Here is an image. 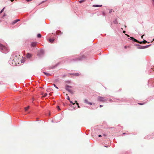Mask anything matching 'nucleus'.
<instances>
[{
  "mask_svg": "<svg viewBox=\"0 0 154 154\" xmlns=\"http://www.w3.org/2000/svg\"><path fill=\"white\" fill-rule=\"evenodd\" d=\"M112 10L111 9V10H110L109 11V13L110 14L112 13Z\"/></svg>",
  "mask_w": 154,
  "mask_h": 154,
  "instance_id": "a211bd4d",
  "label": "nucleus"
},
{
  "mask_svg": "<svg viewBox=\"0 0 154 154\" xmlns=\"http://www.w3.org/2000/svg\"><path fill=\"white\" fill-rule=\"evenodd\" d=\"M153 41H154V39H153Z\"/></svg>",
  "mask_w": 154,
  "mask_h": 154,
  "instance_id": "de8ad7c7",
  "label": "nucleus"
},
{
  "mask_svg": "<svg viewBox=\"0 0 154 154\" xmlns=\"http://www.w3.org/2000/svg\"><path fill=\"white\" fill-rule=\"evenodd\" d=\"M0 49L2 50H3L5 49V47L2 45L0 44Z\"/></svg>",
  "mask_w": 154,
  "mask_h": 154,
  "instance_id": "39448f33",
  "label": "nucleus"
},
{
  "mask_svg": "<svg viewBox=\"0 0 154 154\" xmlns=\"http://www.w3.org/2000/svg\"><path fill=\"white\" fill-rule=\"evenodd\" d=\"M70 102L71 103H73V102L71 101H70Z\"/></svg>",
  "mask_w": 154,
  "mask_h": 154,
  "instance_id": "7c9ffc66",
  "label": "nucleus"
},
{
  "mask_svg": "<svg viewBox=\"0 0 154 154\" xmlns=\"http://www.w3.org/2000/svg\"><path fill=\"white\" fill-rule=\"evenodd\" d=\"M98 136L99 137H101V135H98Z\"/></svg>",
  "mask_w": 154,
  "mask_h": 154,
  "instance_id": "e433bc0d",
  "label": "nucleus"
},
{
  "mask_svg": "<svg viewBox=\"0 0 154 154\" xmlns=\"http://www.w3.org/2000/svg\"><path fill=\"white\" fill-rule=\"evenodd\" d=\"M29 106H28L27 107L25 108V109L26 111H27L29 108Z\"/></svg>",
  "mask_w": 154,
  "mask_h": 154,
  "instance_id": "ddd939ff",
  "label": "nucleus"
},
{
  "mask_svg": "<svg viewBox=\"0 0 154 154\" xmlns=\"http://www.w3.org/2000/svg\"><path fill=\"white\" fill-rule=\"evenodd\" d=\"M138 104L140 105H143L144 103H138Z\"/></svg>",
  "mask_w": 154,
  "mask_h": 154,
  "instance_id": "393cba45",
  "label": "nucleus"
},
{
  "mask_svg": "<svg viewBox=\"0 0 154 154\" xmlns=\"http://www.w3.org/2000/svg\"><path fill=\"white\" fill-rule=\"evenodd\" d=\"M130 38H132V39H134V38L133 37H130Z\"/></svg>",
  "mask_w": 154,
  "mask_h": 154,
  "instance_id": "f704fd0d",
  "label": "nucleus"
},
{
  "mask_svg": "<svg viewBox=\"0 0 154 154\" xmlns=\"http://www.w3.org/2000/svg\"><path fill=\"white\" fill-rule=\"evenodd\" d=\"M72 104L73 105H74V104H75V103H73H73H72Z\"/></svg>",
  "mask_w": 154,
  "mask_h": 154,
  "instance_id": "37998d69",
  "label": "nucleus"
},
{
  "mask_svg": "<svg viewBox=\"0 0 154 154\" xmlns=\"http://www.w3.org/2000/svg\"><path fill=\"white\" fill-rule=\"evenodd\" d=\"M102 5H93V7H102Z\"/></svg>",
  "mask_w": 154,
  "mask_h": 154,
  "instance_id": "6e6552de",
  "label": "nucleus"
},
{
  "mask_svg": "<svg viewBox=\"0 0 154 154\" xmlns=\"http://www.w3.org/2000/svg\"><path fill=\"white\" fill-rule=\"evenodd\" d=\"M55 88L57 89H58V88L57 86L55 87Z\"/></svg>",
  "mask_w": 154,
  "mask_h": 154,
  "instance_id": "4c0bfd02",
  "label": "nucleus"
},
{
  "mask_svg": "<svg viewBox=\"0 0 154 154\" xmlns=\"http://www.w3.org/2000/svg\"><path fill=\"white\" fill-rule=\"evenodd\" d=\"M84 102L85 103H88V100L87 99H85L84 100Z\"/></svg>",
  "mask_w": 154,
  "mask_h": 154,
  "instance_id": "2eb2a0df",
  "label": "nucleus"
},
{
  "mask_svg": "<svg viewBox=\"0 0 154 154\" xmlns=\"http://www.w3.org/2000/svg\"><path fill=\"white\" fill-rule=\"evenodd\" d=\"M17 22H18V21H19L20 20L19 19H17L16 20Z\"/></svg>",
  "mask_w": 154,
  "mask_h": 154,
  "instance_id": "bb28decb",
  "label": "nucleus"
},
{
  "mask_svg": "<svg viewBox=\"0 0 154 154\" xmlns=\"http://www.w3.org/2000/svg\"><path fill=\"white\" fill-rule=\"evenodd\" d=\"M144 35H142V36H141V38H143V36Z\"/></svg>",
  "mask_w": 154,
  "mask_h": 154,
  "instance_id": "c85d7f7f",
  "label": "nucleus"
},
{
  "mask_svg": "<svg viewBox=\"0 0 154 154\" xmlns=\"http://www.w3.org/2000/svg\"><path fill=\"white\" fill-rule=\"evenodd\" d=\"M77 104L78 105V108H79L80 107L79 106V104L78 103H77Z\"/></svg>",
  "mask_w": 154,
  "mask_h": 154,
  "instance_id": "b1692460",
  "label": "nucleus"
},
{
  "mask_svg": "<svg viewBox=\"0 0 154 154\" xmlns=\"http://www.w3.org/2000/svg\"><path fill=\"white\" fill-rule=\"evenodd\" d=\"M67 99L69 100H70V98H69V96H67Z\"/></svg>",
  "mask_w": 154,
  "mask_h": 154,
  "instance_id": "4be33fe9",
  "label": "nucleus"
},
{
  "mask_svg": "<svg viewBox=\"0 0 154 154\" xmlns=\"http://www.w3.org/2000/svg\"><path fill=\"white\" fill-rule=\"evenodd\" d=\"M17 20H14L12 23V24H15V23H17Z\"/></svg>",
  "mask_w": 154,
  "mask_h": 154,
  "instance_id": "f8f14e48",
  "label": "nucleus"
},
{
  "mask_svg": "<svg viewBox=\"0 0 154 154\" xmlns=\"http://www.w3.org/2000/svg\"><path fill=\"white\" fill-rule=\"evenodd\" d=\"M57 108L59 110H60V109L59 107V106H57Z\"/></svg>",
  "mask_w": 154,
  "mask_h": 154,
  "instance_id": "f3484780",
  "label": "nucleus"
},
{
  "mask_svg": "<svg viewBox=\"0 0 154 154\" xmlns=\"http://www.w3.org/2000/svg\"><path fill=\"white\" fill-rule=\"evenodd\" d=\"M26 56L27 58H29L32 56V54L29 53H27L26 54Z\"/></svg>",
  "mask_w": 154,
  "mask_h": 154,
  "instance_id": "423d86ee",
  "label": "nucleus"
},
{
  "mask_svg": "<svg viewBox=\"0 0 154 154\" xmlns=\"http://www.w3.org/2000/svg\"><path fill=\"white\" fill-rule=\"evenodd\" d=\"M4 9H5V8H3L2 10H1V12H2L3 11H4Z\"/></svg>",
  "mask_w": 154,
  "mask_h": 154,
  "instance_id": "5701e85b",
  "label": "nucleus"
},
{
  "mask_svg": "<svg viewBox=\"0 0 154 154\" xmlns=\"http://www.w3.org/2000/svg\"><path fill=\"white\" fill-rule=\"evenodd\" d=\"M49 95H51V93H50L49 94Z\"/></svg>",
  "mask_w": 154,
  "mask_h": 154,
  "instance_id": "c03bdc74",
  "label": "nucleus"
},
{
  "mask_svg": "<svg viewBox=\"0 0 154 154\" xmlns=\"http://www.w3.org/2000/svg\"><path fill=\"white\" fill-rule=\"evenodd\" d=\"M71 87H69V86L68 85H67L66 87V88H65L66 89V90H67V91H69V92H70V93H71L72 94H73V92L69 88H70Z\"/></svg>",
  "mask_w": 154,
  "mask_h": 154,
  "instance_id": "7ed1b4c3",
  "label": "nucleus"
},
{
  "mask_svg": "<svg viewBox=\"0 0 154 154\" xmlns=\"http://www.w3.org/2000/svg\"><path fill=\"white\" fill-rule=\"evenodd\" d=\"M32 0H26V1L28 2H29L31 1Z\"/></svg>",
  "mask_w": 154,
  "mask_h": 154,
  "instance_id": "c756f323",
  "label": "nucleus"
},
{
  "mask_svg": "<svg viewBox=\"0 0 154 154\" xmlns=\"http://www.w3.org/2000/svg\"><path fill=\"white\" fill-rule=\"evenodd\" d=\"M53 85H54V86L55 87H56V85H55V84H53Z\"/></svg>",
  "mask_w": 154,
  "mask_h": 154,
  "instance_id": "c9c22d12",
  "label": "nucleus"
},
{
  "mask_svg": "<svg viewBox=\"0 0 154 154\" xmlns=\"http://www.w3.org/2000/svg\"><path fill=\"white\" fill-rule=\"evenodd\" d=\"M126 134L125 133H124L123 134Z\"/></svg>",
  "mask_w": 154,
  "mask_h": 154,
  "instance_id": "a19ab883",
  "label": "nucleus"
},
{
  "mask_svg": "<svg viewBox=\"0 0 154 154\" xmlns=\"http://www.w3.org/2000/svg\"><path fill=\"white\" fill-rule=\"evenodd\" d=\"M134 40V41L135 42H138L140 44H142V43H146L147 42L145 40H144L143 41H141V42H139L138 41L137 39H133Z\"/></svg>",
  "mask_w": 154,
  "mask_h": 154,
  "instance_id": "20e7f679",
  "label": "nucleus"
},
{
  "mask_svg": "<svg viewBox=\"0 0 154 154\" xmlns=\"http://www.w3.org/2000/svg\"><path fill=\"white\" fill-rule=\"evenodd\" d=\"M123 33H125V31H123Z\"/></svg>",
  "mask_w": 154,
  "mask_h": 154,
  "instance_id": "72a5a7b5",
  "label": "nucleus"
},
{
  "mask_svg": "<svg viewBox=\"0 0 154 154\" xmlns=\"http://www.w3.org/2000/svg\"><path fill=\"white\" fill-rule=\"evenodd\" d=\"M44 73L48 76H50L51 75L50 74L47 72H44Z\"/></svg>",
  "mask_w": 154,
  "mask_h": 154,
  "instance_id": "9d476101",
  "label": "nucleus"
},
{
  "mask_svg": "<svg viewBox=\"0 0 154 154\" xmlns=\"http://www.w3.org/2000/svg\"><path fill=\"white\" fill-rule=\"evenodd\" d=\"M1 22V20H0V22Z\"/></svg>",
  "mask_w": 154,
  "mask_h": 154,
  "instance_id": "09e8293b",
  "label": "nucleus"
},
{
  "mask_svg": "<svg viewBox=\"0 0 154 154\" xmlns=\"http://www.w3.org/2000/svg\"><path fill=\"white\" fill-rule=\"evenodd\" d=\"M103 136H106V135L105 134H103Z\"/></svg>",
  "mask_w": 154,
  "mask_h": 154,
  "instance_id": "58836bf2",
  "label": "nucleus"
},
{
  "mask_svg": "<svg viewBox=\"0 0 154 154\" xmlns=\"http://www.w3.org/2000/svg\"><path fill=\"white\" fill-rule=\"evenodd\" d=\"M58 32H60V31H58Z\"/></svg>",
  "mask_w": 154,
  "mask_h": 154,
  "instance_id": "49530a36",
  "label": "nucleus"
},
{
  "mask_svg": "<svg viewBox=\"0 0 154 154\" xmlns=\"http://www.w3.org/2000/svg\"><path fill=\"white\" fill-rule=\"evenodd\" d=\"M6 14H4L2 17V18H4V17L6 16Z\"/></svg>",
  "mask_w": 154,
  "mask_h": 154,
  "instance_id": "aec40b11",
  "label": "nucleus"
},
{
  "mask_svg": "<svg viewBox=\"0 0 154 154\" xmlns=\"http://www.w3.org/2000/svg\"><path fill=\"white\" fill-rule=\"evenodd\" d=\"M75 75H76V76H79V73H75Z\"/></svg>",
  "mask_w": 154,
  "mask_h": 154,
  "instance_id": "412c9836",
  "label": "nucleus"
},
{
  "mask_svg": "<svg viewBox=\"0 0 154 154\" xmlns=\"http://www.w3.org/2000/svg\"><path fill=\"white\" fill-rule=\"evenodd\" d=\"M2 12H1V11H0V14H1V13H2Z\"/></svg>",
  "mask_w": 154,
  "mask_h": 154,
  "instance_id": "a18cd8bd",
  "label": "nucleus"
},
{
  "mask_svg": "<svg viewBox=\"0 0 154 154\" xmlns=\"http://www.w3.org/2000/svg\"><path fill=\"white\" fill-rule=\"evenodd\" d=\"M88 104H89L91 105L92 104V103H88Z\"/></svg>",
  "mask_w": 154,
  "mask_h": 154,
  "instance_id": "a878e982",
  "label": "nucleus"
},
{
  "mask_svg": "<svg viewBox=\"0 0 154 154\" xmlns=\"http://www.w3.org/2000/svg\"><path fill=\"white\" fill-rule=\"evenodd\" d=\"M124 48H126V46H125L124 47Z\"/></svg>",
  "mask_w": 154,
  "mask_h": 154,
  "instance_id": "ea45409f",
  "label": "nucleus"
},
{
  "mask_svg": "<svg viewBox=\"0 0 154 154\" xmlns=\"http://www.w3.org/2000/svg\"><path fill=\"white\" fill-rule=\"evenodd\" d=\"M47 95V93L45 94L42 97H46Z\"/></svg>",
  "mask_w": 154,
  "mask_h": 154,
  "instance_id": "4468645a",
  "label": "nucleus"
},
{
  "mask_svg": "<svg viewBox=\"0 0 154 154\" xmlns=\"http://www.w3.org/2000/svg\"><path fill=\"white\" fill-rule=\"evenodd\" d=\"M75 103H76V104H77V103H77V101L76 100L75 101Z\"/></svg>",
  "mask_w": 154,
  "mask_h": 154,
  "instance_id": "2f4dec72",
  "label": "nucleus"
},
{
  "mask_svg": "<svg viewBox=\"0 0 154 154\" xmlns=\"http://www.w3.org/2000/svg\"><path fill=\"white\" fill-rule=\"evenodd\" d=\"M152 1L153 5H154V0H152Z\"/></svg>",
  "mask_w": 154,
  "mask_h": 154,
  "instance_id": "cd10ccee",
  "label": "nucleus"
},
{
  "mask_svg": "<svg viewBox=\"0 0 154 154\" xmlns=\"http://www.w3.org/2000/svg\"><path fill=\"white\" fill-rule=\"evenodd\" d=\"M98 100L99 101L103 102H105L106 100L104 97H98Z\"/></svg>",
  "mask_w": 154,
  "mask_h": 154,
  "instance_id": "f03ea898",
  "label": "nucleus"
},
{
  "mask_svg": "<svg viewBox=\"0 0 154 154\" xmlns=\"http://www.w3.org/2000/svg\"><path fill=\"white\" fill-rule=\"evenodd\" d=\"M83 1H84V0H81L79 1V2L81 3H82V2Z\"/></svg>",
  "mask_w": 154,
  "mask_h": 154,
  "instance_id": "6ab92c4d",
  "label": "nucleus"
},
{
  "mask_svg": "<svg viewBox=\"0 0 154 154\" xmlns=\"http://www.w3.org/2000/svg\"><path fill=\"white\" fill-rule=\"evenodd\" d=\"M41 37L42 35L40 34L39 33L37 35V37L38 38H41Z\"/></svg>",
  "mask_w": 154,
  "mask_h": 154,
  "instance_id": "1a4fd4ad",
  "label": "nucleus"
},
{
  "mask_svg": "<svg viewBox=\"0 0 154 154\" xmlns=\"http://www.w3.org/2000/svg\"><path fill=\"white\" fill-rule=\"evenodd\" d=\"M13 62L12 63L14 64V63L15 64H17V63H19V62L20 61V60L19 59V57H17V56H15V57H14V58L12 60Z\"/></svg>",
  "mask_w": 154,
  "mask_h": 154,
  "instance_id": "f257e3e1",
  "label": "nucleus"
},
{
  "mask_svg": "<svg viewBox=\"0 0 154 154\" xmlns=\"http://www.w3.org/2000/svg\"><path fill=\"white\" fill-rule=\"evenodd\" d=\"M54 41V39H49V42L51 43H52Z\"/></svg>",
  "mask_w": 154,
  "mask_h": 154,
  "instance_id": "9b49d317",
  "label": "nucleus"
},
{
  "mask_svg": "<svg viewBox=\"0 0 154 154\" xmlns=\"http://www.w3.org/2000/svg\"><path fill=\"white\" fill-rule=\"evenodd\" d=\"M37 44V43L36 42H32L31 44V46L32 47H35Z\"/></svg>",
  "mask_w": 154,
  "mask_h": 154,
  "instance_id": "0eeeda50",
  "label": "nucleus"
},
{
  "mask_svg": "<svg viewBox=\"0 0 154 154\" xmlns=\"http://www.w3.org/2000/svg\"><path fill=\"white\" fill-rule=\"evenodd\" d=\"M113 23L115 24L117 23V20H115L114 21H113Z\"/></svg>",
  "mask_w": 154,
  "mask_h": 154,
  "instance_id": "dca6fc26",
  "label": "nucleus"
},
{
  "mask_svg": "<svg viewBox=\"0 0 154 154\" xmlns=\"http://www.w3.org/2000/svg\"><path fill=\"white\" fill-rule=\"evenodd\" d=\"M11 1L12 2H13V1H14V0H11Z\"/></svg>",
  "mask_w": 154,
  "mask_h": 154,
  "instance_id": "79ce46f5",
  "label": "nucleus"
},
{
  "mask_svg": "<svg viewBox=\"0 0 154 154\" xmlns=\"http://www.w3.org/2000/svg\"><path fill=\"white\" fill-rule=\"evenodd\" d=\"M102 106H102V105H100V107H102Z\"/></svg>",
  "mask_w": 154,
  "mask_h": 154,
  "instance_id": "473e14b6",
  "label": "nucleus"
}]
</instances>
